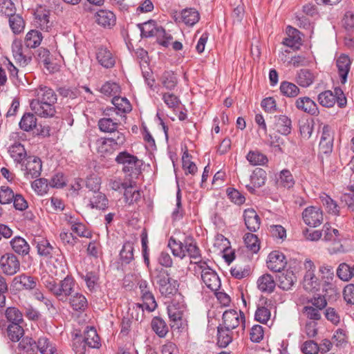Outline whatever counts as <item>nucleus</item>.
Instances as JSON below:
<instances>
[{
	"label": "nucleus",
	"mask_w": 354,
	"mask_h": 354,
	"mask_svg": "<svg viewBox=\"0 0 354 354\" xmlns=\"http://www.w3.org/2000/svg\"><path fill=\"white\" fill-rule=\"evenodd\" d=\"M12 286L17 290H32L37 286V279L23 274L13 279Z\"/></svg>",
	"instance_id": "nucleus-22"
},
{
	"label": "nucleus",
	"mask_w": 354,
	"mask_h": 354,
	"mask_svg": "<svg viewBox=\"0 0 354 354\" xmlns=\"http://www.w3.org/2000/svg\"><path fill=\"white\" fill-rule=\"evenodd\" d=\"M35 22L41 30L48 32L52 26L53 21L50 20V10L46 9H39L35 13Z\"/></svg>",
	"instance_id": "nucleus-24"
},
{
	"label": "nucleus",
	"mask_w": 354,
	"mask_h": 354,
	"mask_svg": "<svg viewBox=\"0 0 354 354\" xmlns=\"http://www.w3.org/2000/svg\"><path fill=\"white\" fill-rule=\"evenodd\" d=\"M302 218L307 225L315 227L322 223L323 212L318 207L310 206L304 210Z\"/></svg>",
	"instance_id": "nucleus-11"
},
{
	"label": "nucleus",
	"mask_w": 354,
	"mask_h": 354,
	"mask_svg": "<svg viewBox=\"0 0 354 354\" xmlns=\"http://www.w3.org/2000/svg\"><path fill=\"white\" fill-rule=\"evenodd\" d=\"M136 185L135 181L130 180V184L124 192V201L129 205L137 203L140 199V192L139 190L133 189Z\"/></svg>",
	"instance_id": "nucleus-38"
},
{
	"label": "nucleus",
	"mask_w": 354,
	"mask_h": 354,
	"mask_svg": "<svg viewBox=\"0 0 354 354\" xmlns=\"http://www.w3.org/2000/svg\"><path fill=\"white\" fill-rule=\"evenodd\" d=\"M9 24L14 33H20L24 28V21L19 15H14L9 17Z\"/></svg>",
	"instance_id": "nucleus-61"
},
{
	"label": "nucleus",
	"mask_w": 354,
	"mask_h": 354,
	"mask_svg": "<svg viewBox=\"0 0 354 354\" xmlns=\"http://www.w3.org/2000/svg\"><path fill=\"white\" fill-rule=\"evenodd\" d=\"M96 59L98 63L106 68H111L115 64V59L112 53L107 48L102 46L97 48Z\"/></svg>",
	"instance_id": "nucleus-20"
},
{
	"label": "nucleus",
	"mask_w": 354,
	"mask_h": 354,
	"mask_svg": "<svg viewBox=\"0 0 354 354\" xmlns=\"http://www.w3.org/2000/svg\"><path fill=\"white\" fill-rule=\"evenodd\" d=\"M95 21L104 28H111L115 24L116 17L115 14L107 10H100L95 15Z\"/></svg>",
	"instance_id": "nucleus-23"
},
{
	"label": "nucleus",
	"mask_w": 354,
	"mask_h": 354,
	"mask_svg": "<svg viewBox=\"0 0 354 354\" xmlns=\"http://www.w3.org/2000/svg\"><path fill=\"white\" fill-rule=\"evenodd\" d=\"M21 323L10 324L7 328L8 336L12 342H18L24 335Z\"/></svg>",
	"instance_id": "nucleus-51"
},
{
	"label": "nucleus",
	"mask_w": 354,
	"mask_h": 354,
	"mask_svg": "<svg viewBox=\"0 0 354 354\" xmlns=\"http://www.w3.org/2000/svg\"><path fill=\"white\" fill-rule=\"evenodd\" d=\"M118 122H114L110 118H103L98 120L97 125L99 129L104 133H114L118 130L119 126Z\"/></svg>",
	"instance_id": "nucleus-50"
},
{
	"label": "nucleus",
	"mask_w": 354,
	"mask_h": 354,
	"mask_svg": "<svg viewBox=\"0 0 354 354\" xmlns=\"http://www.w3.org/2000/svg\"><path fill=\"white\" fill-rule=\"evenodd\" d=\"M257 286L261 291L271 293L275 288L276 283L272 276L267 273L258 279Z\"/></svg>",
	"instance_id": "nucleus-35"
},
{
	"label": "nucleus",
	"mask_w": 354,
	"mask_h": 354,
	"mask_svg": "<svg viewBox=\"0 0 354 354\" xmlns=\"http://www.w3.org/2000/svg\"><path fill=\"white\" fill-rule=\"evenodd\" d=\"M115 160L118 164L123 165L122 171L129 173L131 178L137 177L141 172L142 161L127 151L119 153Z\"/></svg>",
	"instance_id": "nucleus-7"
},
{
	"label": "nucleus",
	"mask_w": 354,
	"mask_h": 354,
	"mask_svg": "<svg viewBox=\"0 0 354 354\" xmlns=\"http://www.w3.org/2000/svg\"><path fill=\"white\" fill-rule=\"evenodd\" d=\"M114 107L107 108L104 111L106 115L110 116L111 111H116L117 114H126L131 111L132 106L129 101L126 97L114 96L111 100Z\"/></svg>",
	"instance_id": "nucleus-14"
},
{
	"label": "nucleus",
	"mask_w": 354,
	"mask_h": 354,
	"mask_svg": "<svg viewBox=\"0 0 354 354\" xmlns=\"http://www.w3.org/2000/svg\"><path fill=\"white\" fill-rule=\"evenodd\" d=\"M12 250L19 255L25 256L30 252V245L26 241L20 237L16 236L10 241Z\"/></svg>",
	"instance_id": "nucleus-39"
},
{
	"label": "nucleus",
	"mask_w": 354,
	"mask_h": 354,
	"mask_svg": "<svg viewBox=\"0 0 354 354\" xmlns=\"http://www.w3.org/2000/svg\"><path fill=\"white\" fill-rule=\"evenodd\" d=\"M151 328L159 337H165L169 332L166 322L160 317H155L151 323Z\"/></svg>",
	"instance_id": "nucleus-45"
},
{
	"label": "nucleus",
	"mask_w": 354,
	"mask_h": 354,
	"mask_svg": "<svg viewBox=\"0 0 354 354\" xmlns=\"http://www.w3.org/2000/svg\"><path fill=\"white\" fill-rule=\"evenodd\" d=\"M260 249V242L257 235L252 233L245 234V254H257Z\"/></svg>",
	"instance_id": "nucleus-36"
},
{
	"label": "nucleus",
	"mask_w": 354,
	"mask_h": 354,
	"mask_svg": "<svg viewBox=\"0 0 354 354\" xmlns=\"http://www.w3.org/2000/svg\"><path fill=\"white\" fill-rule=\"evenodd\" d=\"M194 271L201 275L202 281L208 289L211 291L219 290L221 286V279L207 262H198V267H194Z\"/></svg>",
	"instance_id": "nucleus-4"
},
{
	"label": "nucleus",
	"mask_w": 354,
	"mask_h": 354,
	"mask_svg": "<svg viewBox=\"0 0 354 354\" xmlns=\"http://www.w3.org/2000/svg\"><path fill=\"white\" fill-rule=\"evenodd\" d=\"M301 284L308 292H315L320 289V281L314 272H306Z\"/></svg>",
	"instance_id": "nucleus-27"
},
{
	"label": "nucleus",
	"mask_w": 354,
	"mask_h": 354,
	"mask_svg": "<svg viewBox=\"0 0 354 354\" xmlns=\"http://www.w3.org/2000/svg\"><path fill=\"white\" fill-rule=\"evenodd\" d=\"M279 90L281 93L286 97H296L300 93L299 88L294 83L283 81L280 84Z\"/></svg>",
	"instance_id": "nucleus-42"
},
{
	"label": "nucleus",
	"mask_w": 354,
	"mask_h": 354,
	"mask_svg": "<svg viewBox=\"0 0 354 354\" xmlns=\"http://www.w3.org/2000/svg\"><path fill=\"white\" fill-rule=\"evenodd\" d=\"M41 169V160L37 156H28L22 164V170L24 171V175L27 178H36L39 177Z\"/></svg>",
	"instance_id": "nucleus-9"
},
{
	"label": "nucleus",
	"mask_w": 354,
	"mask_h": 354,
	"mask_svg": "<svg viewBox=\"0 0 354 354\" xmlns=\"http://www.w3.org/2000/svg\"><path fill=\"white\" fill-rule=\"evenodd\" d=\"M7 320L10 324L22 323L23 315L21 311L15 307H9L6 309L5 313Z\"/></svg>",
	"instance_id": "nucleus-59"
},
{
	"label": "nucleus",
	"mask_w": 354,
	"mask_h": 354,
	"mask_svg": "<svg viewBox=\"0 0 354 354\" xmlns=\"http://www.w3.org/2000/svg\"><path fill=\"white\" fill-rule=\"evenodd\" d=\"M42 39L43 37L39 31L31 30L26 35L25 44L28 48H35L39 46Z\"/></svg>",
	"instance_id": "nucleus-47"
},
{
	"label": "nucleus",
	"mask_w": 354,
	"mask_h": 354,
	"mask_svg": "<svg viewBox=\"0 0 354 354\" xmlns=\"http://www.w3.org/2000/svg\"><path fill=\"white\" fill-rule=\"evenodd\" d=\"M297 277L291 270H286L279 276V287L283 290H289L295 285Z\"/></svg>",
	"instance_id": "nucleus-34"
},
{
	"label": "nucleus",
	"mask_w": 354,
	"mask_h": 354,
	"mask_svg": "<svg viewBox=\"0 0 354 354\" xmlns=\"http://www.w3.org/2000/svg\"><path fill=\"white\" fill-rule=\"evenodd\" d=\"M240 319L241 322V326L243 328V313L240 310V318L238 313L235 310H228L224 312L223 315V327L228 329H234L236 328L240 324Z\"/></svg>",
	"instance_id": "nucleus-16"
},
{
	"label": "nucleus",
	"mask_w": 354,
	"mask_h": 354,
	"mask_svg": "<svg viewBox=\"0 0 354 354\" xmlns=\"http://www.w3.org/2000/svg\"><path fill=\"white\" fill-rule=\"evenodd\" d=\"M180 19L187 26H192L199 21L200 15L194 8H186L181 12Z\"/></svg>",
	"instance_id": "nucleus-40"
},
{
	"label": "nucleus",
	"mask_w": 354,
	"mask_h": 354,
	"mask_svg": "<svg viewBox=\"0 0 354 354\" xmlns=\"http://www.w3.org/2000/svg\"><path fill=\"white\" fill-rule=\"evenodd\" d=\"M100 337L94 328L87 327V330L84 331V337L80 335H75L73 339V347L75 351L79 354H82L85 351L86 346L90 348H99L100 346Z\"/></svg>",
	"instance_id": "nucleus-6"
},
{
	"label": "nucleus",
	"mask_w": 354,
	"mask_h": 354,
	"mask_svg": "<svg viewBox=\"0 0 354 354\" xmlns=\"http://www.w3.org/2000/svg\"><path fill=\"white\" fill-rule=\"evenodd\" d=\"M245 226L251 232L257 231L260 227V218L252 208L245 209Z\"/></svg>",
	"instance_id": "nucleus-29"
},
{
	"label": "nucleus",
	"mask_w": 354,
	"mask_h": 354,
	"mask_svg": "<svg viewBox=\"0 0 354 354\" xmlns=\"http://www.w3.org/2000/svg\"><path fill=\"white\" fill-rule=\"evenodd\" d=\"M34 243L36 245L38 254L44 258H51L53 254L59 252L55 248L46 238L41 236H37L34 238Z\"/></svg>",
	"instance_id": "nucleus-15"
},
{
	"label": "nucleus",
	"mask_w": 354,
	"mask_h": 354,
	"mask_svg": "<svg viewBox=\"0 0 354 354\" xmlns=\"http://www.w3.org/2000/svg\"><path fill=\"white\" fill-rule=\"evenodd\" d=\"M35 98L31 102H57V98L55 92L50 87L46 86H39L35 90Z\"/></svg>",
	"instance_id": "nucleus-18"
},
{
	"label": "nucleus",
	"mask_w": 354,
	"mask_h": 354,
	"mask_svg": "<svg viewBox=\"0 0 354 354\" xmlns=\"http://www.w3.org/2000/svg\"><path fill=\"white\" fill-rule=\"evenodd\" d=\"M55 354L57 350L54 345L46 337H40L37 342L36 354Z\"/></svg>",
	"instance_id": "nucleus-46"
},
{
	"label": "nucleus",
	"mask_w": 354,
	"mask_h": 354,
	"mask_svg": "<svg viewBox=\"0 0 354 354\" xmlns=\"http://www.w3.org/2000/svg\"><path fill=\"white\" fill-rule=\"evenodd\" d=\"M168 247L175 257L183 259L187 255L192 259L191 263L196 265L195 267H198V262H205L201 260V250L192 236H186L183 243L171 237L168 241Z\"/></svg>",
	"instance_id": "nucleus-1"
},
{
	"label": "nucleus",
	"mask_w": 354,
	"mask_h": 354,
	"mask_svg": "<svg viewBox=\"0 0 354 354\" xmlns=\"http://www.w3.org/2000/svg\"><path fill=\"white\" fill-rule=\"evenodd\" d=\"M8 153L15 162L19 164H21L27 156L24 146L18 142L9 147Z\"/></svg>",
	"instance_id": "nucleus-33"
},
{
	"label": "nucleus",
	"mask_w": 354,
	"mask_h": 354,
	"mask_svg": "<svg viewBox=\"0 0 354 354\" xmlns=\"http://www.w3.org/2000/svg\"><path fill=\"white\" fill-rule=\"evenodd\" d=\"M90 205L92 208L105 210L109 207V199L104 194L97 192L91 198Z\"/></svg>",
	"instance_id": "nucleus-43"
},
{
	"label": "nucleus",
	"mask_w": 354,
	"mask_h": 354,
	"mask_svg": "<svg viewBox=\"0 0 354 354\" xmlns=\"http://www.w3.org/2000/svg\"><path fill=\"white\" fill-rule=\"evenodd\" d=\"M266 173L261 168L255 169L250 177V184L246 185L247 189L251 193H254L255 188H259L265 184Z\"/></svg>",
	"instance_id": "nucleus-19"
},
{
	"label": "nucleus",
	"mask_w": 354,
	"mask_h": 354,
	"mask_svg": "<svg viewBox=\"0 0 354 354\" xmlns=\"http://www.w3.org/2000/svg\"><path fill=\"white\" fill-rule=\"evenodd\" d=\"M138 26L140 30L142 37H156L158 39H162L160 44L165 47L168 46L169 41L172 39L171 35L167 33L162 26H158L154 20H149L138 24Z\"/></svg>",
	"instance_id": "nucleus-5"
},
{
	"label": "nucleus",
	"mask_w": 354,
	"mask_h": 354,
	"mask_svg": "<svg viewBox=\"0 0 354 354\" xmlns=\"http://www.w3.org/2000/svg\"><path fill=\"white\" fill-rule=\"evenodd\" d=\"M247 160L252 165H264L268 161L266 156L259 151H251L247 156Z\"/></svg>",
	"instance_id": "nucleus-55"
},
{
	"label": "nucleus",
	"mask_w": 354,
	"mask_h": 354,
	"mask_svg": "<svg viewBox=\"0 0 354 354\" xmlns=\"http://www.w3.org/2000/svg\"><path fill=\"white\" fill-rule=\"evenodd\" d=\"M55 102H30L31 110L41 118H52L56 113Z\"/></svg>",
	"instance_id": "nucleus-13"
},
{
	"label": "nucleus",
	"mask_w": 354,
	"mask_h": 354,
	"mask_svg": "<svg viewBox=\"0 0 354 354\" xmlns=\"http://www.w3.org/2000/svg\"><path fill=\"white\" fill-rule=\"evenodd\" d=\"M351 62L348 56L341 55L336 60V66L342 83L344 84L347 80V75L350 71Z\"/></svg>",
	"instance_id": "nucleus-28"
},
{
	"label": "nucleus",
	"mask_w": 354,
	"mask_h": 354,
	"mask_svg": "<svg viewBox=\"0 0 354 354\" xmlns=\"http://www.w3.org/2000/svg\"><path fill=\"white\" fill-rule=\"evenodd\" d=\"M232 341L231 329L226 328L220 324L217 328V344L219 347L225 348Z\"/></svg>",
	"instance_id": "nucleus-37"
},
{
	"label": "nucleus",
	"mask_w": 354,
	"mask_h": 354,
	"mask_svg": "<svg viewBox=\"0 0 354 354\" xmlns=\"http://www.w3.org/2000/svg\"><path fill=\"white\" fill-rule=\"evenodd\" d=\"M162 100L168 108L173 110L177 109L181 103L180 100L177 95L169 92L162 94Z\"/></svg>",
	"instance_id": "nucleus-60"
},
{
	"label": "nucleus",
	"mask_w": 354,
	"mask_h": 354,
	"mask_svg": "<svg viewBox=\"0 0 354 354\" xmlns=\"http://www.w3.org/2000/svg\"><path fill=\"white\" fill-rule=\"evenodd\" d=\"M75 285V279L70 275H67L59 283L49 280L45 283L46 288L62 302L68 301V297L74 292Z\"/></svg>",
	"instance_id": "nucleus-2"
},
{
	"label": "nucleus",
	"mask_w": 354,
	"mask_h": 354,
	"mask_svg": "<svg viewBox=\"0 0 354 354\" xmlns=\"http://www.w3.org/2000/svg\"><path fill=\"white\" fill-rule=\"evenodd\" d=\"M160 81L164 88L167 90H174L178 84L176 75L171 71H165L160 77Z\"/></svg>",
	"instance_id": "nucleus-41"
},
{
	"label": "nucleus",
	"mask_w": 354,
	"mask_h": 354,
	"mask_svg": "<svg viewBox=\"0 0 354 354\" xmlns=\"http://www.w3.org/2000/svg\"><path fill=\"white\" fill-rule=\"evenodd\" d=\"M300 32L292 27L287 28V37L283 41V44L290 48L297 50L302 44V39Z\"/></svg>",
	"instance_id": "nucleus-25"
},
{
	"label": "nucleus",
	"mask_w": 354,
	"mask_h": 354,
	"mask_svg": "<svg viewBox=\"0 0 354 354\" xmlns=\"http://www.w3.org/2000/svg\"><path fill=\"white\" fill-rule=\"evenodd\" d=\"M317 100L319 103L325 107H332L336 102L335 93L329 90L319 93Z\"/></svg>",
	"instance_id": "nucleus-54"
},
{
	"label": "nucleus",
	"mask_w": 354,
	"mask_h": 354,
	"mask_svg": "<svg viewBox=\"0 0 354 354\" xmlns=\"http://www.w3.org/2000/svg\"><path fill=\"white\" fill-rule=\"evenodd\" d=\"M95 145L97 152L103 156L111 155L114 151L119 150L105 138H97L95 142Z\"/></svg>",
	"instance_id": "nucleus-32"
},
{
	"label": "nucleus",
	"mask_w": 354,
	"mask_h": 354,
	"mask_svg": "<svg viewBox=\"0 0 354 354\" xmlns=\"http://www.w3.org/2000/svg\"><path fill=\"white\" fill-rule=\"evenodd\" d=\"M0 266L3 272L7 275H14L20 270V262L12 253H6L0 259Z\"/></svg>",
	"instance_id": "nucleus-10"
},
{
	"label": "nucleus",
	"mask_w": 354,
	"mask_h": 354,
	"mask_svg": "<svg viewBox=\"0 0 354 354\" xmlns=\"http://www.w3.org/2000/svg\"><path fill=\"white\" fill-rule=\"evenodd\" d=\"M19 127L24 131H30L37 126V118L34 113H25L19 122Z\"/></svg>",
	"instance_id": "nucleus-44"
},
{
	"label": "nucleus",
	"mask_w": 354,
	"mask_h": 354,
	"mask_svg": "<svg viewBox=\"0 0 354 354\" xmlns=\"http://www.w3.org/2000/svg\"><path fill=\"white\" fill-rule=\"evenodd\" d=\"M120 91L119 84L113 82H105L100 88V92L106 96H116L115 95L119 93Z\"/></svg>",
	"instance_id": "nucleus-62"
},
{
	"label": "nucleus",
	"mask_w": 354,
	"mask_h": 354,
	"mask_svg": "<svg viewBox=\"0 0 354 354\" xmlns=\"http://www.w3.org/2000/svg\"><path fill=\"white\" fill-rule=\"evenodd\" d=\"M154 279L160 294L166 297L174 295L178 290V281L170 276L169 272L163 268L156 270Z\"/></svg>",
	"instance_id": "nucleus-3"
},
{
	"label": "nucleus",
	"mask_w": 354,
	"mask_h": 354,
	"mask_svg": "<svg viewBox=\"0 0 354 354\" xmlns=\"http://www.w3.org/2000/svg\"><path fill=\"white\" fill-rule=\"evenodd\" d=\"M307 304L322 312L327 306V301L325 295H317L308 300Z\"/></svg>",
	"instance_id": "nucleus-64"
},
{
	"label": "nucleus",
	"mask_w": 354,
	"mask_h": 354,
	"mask_svg": "<svg viewBox=\"0 0 354 354\" xmlns=\"http://www.w3.org/2000/svg\"><path fill=\"white\" fill-rule=\"evenodd\" d=\"M295 107L303 112L310 115H317L319 113L316 103L309 97H301L295 102Z\"/></svg>",
	"instance_id": "nucleus-21"
},
{
	"label": "nucleus",
	"mask_w": 354,
	"mask_h": 354,
	"mask_svg": "<svg viewBox=\"0 0 354 354\" xmlns=\"http://www.w3.org/2000/svg\"><path fill=\"white\" fill-rule=\"evenodd\" d=\"M319 271L321 273L323 291L325 294H337V288L333 283L335 278L333 268L330 266L323 265L319 267Z\"/></svg>",
	"instance_id": "nucleus-8"
},
{
	"label": "nucleus",
	"mask_w": 354,
	"mask_h": 354,
	"mask_svg": "<svg viewBox=\"0 0 354 354\" xmlns=\"http://www.w3.org/2000/svg\"><path fill=\"white\" fill-rule=\"evenodd\" d=\"M277 182L280 186L287 189L292 188L295 185L294 178L288 169H283L280 172Z\"/></svg>",
	"instance_id": "nucleus-58"
},
{
	"label": "nucleus",
	"mask_w": 354,
	"mask_h": 354,
	"mask_svg": "<svg viewBox=\"0 0 354 354\" xmlns=\"http://www.w3.org/2000/svg\"><path fill=\"white\" fill-rule=\"evenodd\" d=\"M37 342L31 337H24L19 343V348L27 354H36Z\"/></svg>",
	"instance_id": "nucleus-56"
},
{
	"label": "nucleus",
	"mask_w": 354,
	"mask_h": 354,
	"mask_svg": "<svg viewBox=\"0 0 354 354\" xmlns=\"http://www.w3.org/2000/svg\"><path fill=\"white\" fill-rule=\"evenodd\" d=\"M333 145V133L331 128L328 125L322 127L320 142L319 145V151L323 153H328L332 151Z\"/></svg>",
	"instance_id": "nucleus-17"
},
{
	"label": "nucleus",
	"mask_w": 354,
	"mask_h": 354,
	"mask_svg": "<svg viewBox=\"0 0 354 354\" xmlns=\"http://www.w3.org/2000/svg\"><path fill=\"white\" fill-rule=\"evenodd\" d=\"M304 316L309 321L318 322L322 319V312L313 306L305 305L302 309Z\"/></svg>",
	"instance_id": "nucleus-53"
},
{
	"label": "nucleus",
	"mask_w": 354,
	"mask_h": 354,
	"mask_svg": "<svg viewBox=\"0 0 354 354\" xmlns=\"http://www.w3.org/2000/svg\"><path fill=\"white\" fill-rule=\"evenodd\" d=\"M267 267L272 272H281L287 264L285 255L278 251L271 252L266 261Z\"/></svg>",
	"instance_id": "nucleus-12"
},
{
	"label": "nucleus",
	"mask_w": 354,
	"mask_h": 354,
	"mask_svg": "<svg viewBox=\"0 0 354 354\" xmlns=\"http://www.w3.org/2000/svg\"><path fill=\"white\" fill-rule=\"evenodd\" d=\"M316 78V75L308 68H302L297 71L295 82L303 88H307L312 85Z\"/></svg>",
	"instance_id": "nucleus-26"
},
{
	"label": "nucleus",
	"mask_w": 354,
	"mask_h": 354,
	"mask_svg": "<svg viewBox=\"0 0 354 354\" xmlns=\"http://www.w3.org/2000/svg\"><path fill=\"white\" fill-rule=\"evenodd\" d=\"M14 192L8 186L0 187V203L2 205L10 204L15 196Z\"/></svg>",
	"instance_id": "nucleus-63"
},
{
	"label": "nucleus",
	"mask_w": 354,
	"mask_h": 354,
	"mask_svg": "<svg viewBox=\"0 0 354 354\" xmlns=\"http://www.w3.org/2000/svg\"><path fill=\"white\" fill-rule=\"evenodd\" d=\"M120 259L122 264H129L133 259V244L126 241L120 252Z\"/></svg>",
	"instance_id": "nucleus-48"
},
{
	"label": "nucleus",
	"mask_w": 354,
	"mask_h": 354,
	"mask_svg": "<svg viewBox=\"0 0 354 354\" xmlns=\"http://www.w3.org/2000/svg\"><path fill=\"white\" fill-rule=\"evenodd\" d=\"M274 127L276 130L282 135H288L291 132L292 122L286 115H275Z\"/></svg>",
	"instance_id": "nucleus-30"
},
{
	"label": "nucleus",
	"mask_w": 354,
	"mask_h": 354,
	"mask_svg": "<svg viewBox=\"0 0 354 354\" xmlns=\"http://www.w3.org/2000/svg\"><path fill=\"white\" fill-rule=\"evenodd\" d=\"M320 201L322 205L325 207L326 209L329 214L333 215H339V207L337 204L336 201H335L333 198H331L328 195L323 193L320 197Z\"/></svg>",
	"instance_id": "nucleus-49"
},
{
	"label": "nucleus",
	"mask_w": 354,
	"mask_h": 354,
	"mask_svg": "<svg viewBox=\"0 0 354 354\" xmlns=\"http://www.w3.org/2000/svg\"><path fill=\"white\" fill-rule=\"evenodd\" d=\"M233 29L236 31H241L243 19V6L239 5L235 8L232 14Z\"/></svg>",
	"instance_id": "nucleus-52"
},
{
	"label": "nucleus",
	"mask_w": 354,
	"mask_h": 354,
	"mask_svg": "<svg viewBox=\"0 0 354 354\" xmlns=\"http://www.w3.org/2000/svg\"><path fill=\"white\" fill-rule=\"evenodd\" d=\"M336 274L341 280L348 281L353 278V267L346 263H342L339 265Z\"/></svg>",
	"instance_id": "nucleus-57"
},
{
	"label": "nucleus",
	"mask_w": 354,
	"mask_h": 354,
	"mask_svg": "<svg viewBox=\"0 0 354 354\" xmlns=\"http://www.w3.org/2000/svg\"><path fill=\"white\" fill-rule=\"evenodd\" d=\"M71 307L75 311L84 312L88 307V301L85 296L80 292H75L68 299Z\"/></svg>",
	"instance_id": "nucleus-31"
}]
</instances>
